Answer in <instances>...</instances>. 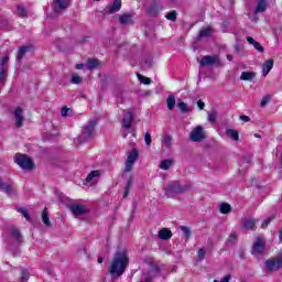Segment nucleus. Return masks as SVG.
<instances>
[{"label":"nucleus","mask_w":282,"mask_h":282,"mask_svg":"<svg viewBox=\"0 0 282 282\" xmlns=\"http://www.w3.org/2000/svg\"><path fill=\"white\" fill-rule=\"evenodd\" d=\"M128 265L129 257L127 256V251H117L110 263L109 273L111 276H122Z\"/></svg>","instance_id":"f257e3e1"},{"label":"nucleus","mask_w":282,"mask_h":282,"mask_svg":"<svg viewBox=\"0 0 282 282\" xmlns=\"http://www.w3.org/2000/svg\"><path fill=\"white\" fill-rule=\"evenodd\" d=\"M229 243H235L237 241V234H231L228 238Z\"/></svg>","instance_id":"603ef678"},{"label":"nucleus","mask_w":282,"mask_h":282,"mask_svg":"<svg viewBox=\"0 0 282 282\" xmlns=\"http://www.w3.org/2000/svg\"><path fill=\"white\" fill-rule=\"evenodd\" d=\"M21 279L23 282L28 281V279H30V272L28 270L23 269L21 272Z\"/></svg>","instance_id":"c03bdc74"},{"label":"nucleus","mask_w":282,"mask_h":282,"mask_svg":"<svg viewBox=\"0 0 282 282\" xmlns=\"http://www.w3.org/2000/svg\"><path fill=\"white\" fill-rule=\"evenodd\" d=\"M256 226H257L256 219L245 218L242 220V228H245V230H254Z\"/></svg>","instance_id":"f3484780"},{"label":"nucleus","mask_w":282,"mask_h":282,"mask_svg":"<svg viewBox=\"0 0 282 282\" xmlns=\"http://www.w3.org/2000/svg\"><path fill=\"white\" fill-rule=\"evenodd\" d=\"M159 274H160V267L155 265V264H151L150 269H149V272L144 273L143 281H141V282H151Z\"/></svg>","instance_id":"6e6552de"},{"label":"nucleus","mask_w":282,"mask_h":282,"mask_svg":"<svg viewBox=\"0 0 282 282\" xmlns=\"http://www.w3.org/2000/svg\"><path fill=\"white\" fill-rule=\"evenodd\" d=\"M69 6H72L70 0H53V3H52L53 10L57 14H61V12H65V10L69 8Z\"/></svg>","instance_id":"0eeeda50"},{"label":"nucleus","mask_w":282,"mask_h":282,"mask_svg":"<svg viewBox=\"0 0 282 282\" xmlns=\"http://www.w3.org/2000/svg\"><path fill=\"white\" fill-rule=\"evenodd\" d=\"M279 238L282 241V230L280 231Z\"/></svg>","instance_id":"bf43d9fd"},{"label":"nucleus","mask_w":282,"mask_h":282,"mask_svg":"<svg viewBox=\"0 0 282 282\" xmlns=\"http://www.w3.org/2000/svg\"><path fill=\"white\" fill-rule=\"evenodd\" d=\"M263 250H265V241L263 238H256L252 247V254H263Z\"/></svg>","instance_id":"1a4fd4ad"},{"label":"nucleus","mask_w":282,"mask_h":282,"mask_svg":"<svg viewBox=\"0 0 282 282\" xmlns=\"http://www.w3.org/2000/svg\"><path fill=\"white\" fill-rule=\"evenodd\" d=\"M197 107L200 108V109H204V107H206V104H204V101H202V100H198L197 101Z\"/></svg>","instance_id":"6e6d98bb"},{"label":"nucleus","mask_w":282,"mask_h":282,"mask_svg":"<svg viewBox=\"0 0 282 282\" xmlns=\"http://www.w3.org/2000/svg\"><path fill=\"white\" fill-rule=\"evenodd\" d=\"M95 1H99V0H95Z\"/></svg>","instance_id":"0e129e2a"},{"label":"nucleus","mask_w":282,"mask_h":282,"mask_svg":"<svg viewBox=\"0 0 282 282\" xmlns=\"http://www.w3.org/2000/svg\"><path fill=\"white\" fill-rule=\"evenodd\" d=\"M272 219H274V216L267 218V219L262 223L261 228H268V226H270V221H272Z\"/></svg>","instance_id":"8fccbe9b"},{"label":"nucleus","mask_w":282,"mask_h":282,"mask_svg":"<svg viewBox=\"0 0 282 282\" xmlns=\"http://www.w3.org/2000/svg\"><path fill=\"white\" fill-rule=\"evenodd\" d=\"M96 129V120H90L83 129L82 134L78 137L79 142H86L94 135Z\"/></svg>","instance_id":"7ed1b4c3"},{"label":"nucleus","mask_w":282,"mask_h":282,"mask_svg":"<svg viewBox=\"0 0 282 282\" xmlns=\"http://www.w3.org/2000/svg\"><path fill=\"white\" fill-rule=\"evenodd\" d=\"M101 174H102V172H100V170H95V171L90 172L88 174V176L86 177V184H91V182H94V180H96V177H100Z\"/></svg>","instance_id":"b1692460"},{"label":"nucleus","mask_w":282,"mask_h":282,"mask_svg":"<svg viewBox=\"0 0 282 282\" xmlns=\"http://www.w3.org/2000/svg\"><path fill=\"white\" fill-rule=\"evenodd\" d=\"M13 116L15 119V127H23V122H25V117L23 116V109L21 107L15 108L13 111Z\"/></svg>","instance_id":"ddd939ff"},{"label":"nucleus","mask_w":282,"mask_h":282,"mask_svg":"<svg viewBox=\"0 0 282 282\" xmlns=\"http://www.w3.org/2000/svg\"><path fill=\"white\" fill-rule=\"evenodd\" d=\"M257 6L254 8V14H261L268 10V2L265 0H256Z\"/></svg>","instance_id":"2eb2a0df"},{"label":"nucleus","mask_w":282,"mask_h":282,"mask_svg":"<svg viewBox=\"0 0 282 282\" xmlns=\"http://www.w3.org/2000/svg\"><path fill=\"white\" fill-rule=\"evenodd\" d=\"M184 188L182 187V185H180V183H173V184H169L166 187V193H183Z\"/></svg>","instance_id":"6ab92c4d"},{"label":"nucleus","mask_w":282,"mask_h":282,"mask_svg":"<svg viewBox=\"0 0 282 282\" xmlns=\"http://www.w3.org/2000/svg\"><path fill=\"white\" fill-rule=\"evenodd\" d=\"M139 156L140 154L138 152V149L134 148L130 151L126 160V173H131V169H133V165L135 164V162H138Z\"/></svg>","instance_id":"20e7f679"},{"label":"nucleus","mask_w":282,"mask_h":282,"mask_svg":"<svg viewBox=\"0 0 282 282\" xmlns=\"http://www.w3.org/2000/svg\"><path fill=\"white\" fill-rule=\"evenodd\" d=\"M217 120V112L215 110L208 112V122H215Z\"/></svg>","instance_id":"79ce46f5"},{"label":"nucleus","mask_w":282,"mask_h":282,"mask_svg":"<svg viewBox=\"0 0 282 282\" xmlns=\"http://www.w3.org/2000/svg\"><path fill=\"white\" fill-rule=\"evenodd\" d=\"M131 186H133V176H130L128 182H127V186H126V191H124L123 197H128L129 196V192L131 191Z\"/></svg>","instance_id":"72a5a7b5"},{"label":"nucleus","mask_w":282,"mask_h":282,"mask_svg":"<svg viewBox=\"0 0 282 282\" xmlns=\"http://www.w3.org/2000/svg\"><path fill=\"white\" fill-rule=\"evenodd\" d=\"M137 76L140 83H142L143 85H151V78L144 77L141 74H138Z\"/></svg>","instance_id":"58836bf2"},{"label":"nucleus","mask_w":282,"mask_h":282,"mask_svg":"<svg viewBox=\"0 0 282 282\" xmlns=\"http://www.w3.org/2000/svg\"><path fill=\"white\" fill-rule=\"evenodd\" d=\"M8 61H10V57L8 55L3 56L0 61V67H6V65H8Z\"/></svg>","instance_id":"de8ad7c7"},{"label":"nucleus","mask_w":282,"mask_h":282,"mask_svg":"<svg viewBox=\"0 0 282 282\" xmlns=\"http://www.w3.org/2000/svg\"><path fill=\"white\" fill-rule=\"evenodd\" d=\"M178 109L182 111V113H188V111H191V108L184 101L178 102Z\"/></svg>","instance_id":"c9c22d12"},{"label":"nucleus","mask_w":282,"mask_h":282,"mask_svg":"<svg viewBox=\"0 0 282 282\" xmlns=\"http://www.w3.org/2000/svg\"><path fill=\"white\" fill-rule=\"evenodd\" d=\"M227 61H232V55H227Z\"/></svg>","instance_id":"13d9d810"},{"label":"nucleus","mask_w":282,"mask_h":282,"mask_svg":"<svg viewBox=\"0 0 282 282\" xmlns=\"http://www.w3.org/2000/svg\"><path fill=\"white\" fill-rule=\"evenodd\" d=\"M219 210L223 215H228L232 210V207L228 203H223L219 206Z\"/></svg>","instance_id":"7c9ffc66"},{"label":"nucleus","mask_w":282,"mask_h":282,"mask_svg":"<svg viewBox=\"0 0 282 282\" xmlns=\"http://www.w3.org/2000/svg\"><path fill=\"white\" fill-rule=\"evenodd\" d=\"M166 19H167V21H176L177 13L175 11H172V12L167 13Z\"/></svg>","instance_id":"37998d69"},{"label":"nucleus","mask_w":282,"mask_h":282,"mask_svg":"<svg viewBox=\"0 0 282 282\" xmlns=\"http://www.w3.org/2000/svg\"><path fill=\"white\" fill-rule=\"evenodd\" d=\"M254 138H261V134L256 133Z\"/></svg>","instance_id":"680f3d73"},{"label":"nucleus","mask_w":282,"mask_h":282,"mask_svg":"<svg viewBox=\"0 0 282 282\" xmlns=\"http://www.w3.org/2000/svg\"><path fill=\"white\" fill-rule=\"evenodd\" d=\"M272 67H274V59H268L262 65V74L265 78L272 72Z\"/></svg>","instance_id":"dca6fc26"},{"label":"nucleus","mask_w":282,"mask_h":282,"mask_svg":"<svg viewBox=\"0 0 282 282\" xmlns=\"http://www.w3.org/2000/svg\"><path fill=\"white\" fill-rule=\"evenodd\" d=\"M247 42L249 45H252L254 47V50H257V52L262 53L263 52V46H261V44L259 42H257L254 39L247 36Z\"/></svg>","instance_id":"5701e85b"},{"label":"nucleus","mask_w":282,"mask_h":282,"mask_svg":"<svg viewBox=\"0 0 282 282\" xmlns=\"http://www.w3.org/2000/svg\"><path fill=\"white\" fill-rule=\"evenodd\" d=\"M162 144H163V147H165V149L167 151H171V149L173 147V137H171L170 134H164L163 140H162Z\"/></svg>","instance_id":"412c9836"},{"label":"nucleus","mask_w":282,"mask_h":282,"mask_svg":"<svg viewBox=\"0 0 282 282\" xmlns=\"http://www.w3.org/2000/svg\"><path fill=\"white\" fill-rule=\"evenodd\" d=\"M85 64H76L75 69H84Z\"/></svg>","instance_id":"4d7b16f0"},{"label":"nucleus","mask_w":282,"mask_h":282,"mask_svg":"<svg viewBox=\"0 0 282 282\" xmlns=\"http://www.w3.org/2000/svg\"><path fill=\"white\" fill-rule=\"evenodd\" d=\"M11 235L12 237H14V239H17L19 241V239L21 238V232H19L18 229H11Z\"/></svg>","instance_id":"09e8293b"},{"label":"nucleus","mask_w":282,"mask_h":282,"mask_svg":"<svg viewBox=\"0 0 282 282\" xmlns=\"http://www.w3.org/2000/svg\"><path fill=\"white\" fill-rule=\"evenodd\" d=\"M123 138H127V134H124Z\"/></svg>","instance_id":"e2e57ef3"},{"label":"nucleus","mask_w":282,"mask_h":282,"mask_svg":"<svg viewBox=\"0 0 282 282\" xmlns=\"http://www.w3.org/2000/svg\"><path fill=\"white\" fill-rule=\"evenodd\" d=\"M8 75L6 74V67H0V85H3L6 83V77Z\"/></svg>","instance_id":"a19ab883"},{"label":"nucleus","mask_w":282,"mask_h":282,"mask_svg":"<svg viewBox=\"0 0 282 282\" xmlns=\"http://www.w3.org/2000/svg\"><path fill=\"white\" fill-rule=\"evenodd\" d=\"M282 268V254L274 259H269L265 261V270L267 272H274Z\"/></svg>","instance_id":"423d86ee"},{"label":"nucleus","mask_w":282,"mask_h":282,"mask_svg":"<svg viewBox=\"0 0 282 282\" xmlns=\"http://www.w3.org/2000/svg\"><path fill=\"white\" fill-rule=\"evenodd\" d=\"M189 139L192 142H203L206 140V132H204V127L197 126L189 133Z\"/></svg>","instance_id":"39448f33"},{"label":"nucleus","mask_w":282,"mask_h":282,"mask_svg":"<svg viewBox=\"0 0 282 282\" xmlns=\"http://www.w3.org/2000/svg\"><path fill=\"white\" fill-rule=\"evenodd\" d=\"M86 69L91 72V69H96L98 67V59H88L85 64Z\"/></svg>","instance_id":"c756f323"},{"label":"nucleus","mask_w":282,"mask_h":282,"mask_svg":"<svg viewBox=\"0 0 282 282\" xmlns=\"http://www.w3.org/2000/svg\"><path fill=\"white\" fill-rule=\"evenodd\" d=\"M119 22L121 25H131V23H133V18H131V14L124 13L119 17Z\"/></svg>","instance_id":"4be33fe9"},{"label":"nucleus","mask_w":282,"mask_h":282,"mask_svg":"<svg viewBox=\"0 0 282 282\" xmlns=\"http://www.w3.org/2000/svg\"><path fill=\"white\" fill-rule=\"evenodd\" d=\"M208 36H213V28L207 26L205 29H202L199 34H198V40L199 39H208Z\"/></svg>","instance_id":"393cba45"},{"label":"nucleus","mask_w":282,"mask_h":282,"mask_svg":"<svg viewBox=\"0 0 282 282\" xmlns=\"http://www.w3.org/2000/svg\"><path fill=\"white\" fill-rule=\"evenodd\" d=\"M42 221L45 226H52V223L50 221V216L47 214V208H45L43 212H42Z\"/></svg>","instance_id":"473e14b6"},{"label":"nucleus","mask_w":282,"mask_h":282,"mask_svg":"<svg viewBox=\"0 0 282 282\" xmlns=\"http://www.w3.org/2000/svg\"><path fill=\"white\" fill-rule=\"evenodd\" d=\"M14 162L22 169L23 171H32L34 169V162L30 156L25 154L18 153L14 155Z\"/></svg>","instance_id":"f03ea898"},{"label":"nucleus","mask_w":282,"mask_h":282,"mask_svg":"<svg viewBox=\"0 0 282 282\" xmlns=\"http://www.w3.org/2000/svg\"><path fill=\"white\" fill-rule=\"evenodd\" d=\"M206 257V249L198 250V259H204Z\"/></svg>","instance_id":"3c124183"},{"label":"nucleus","mask_w":282,"mask_h":282,"mask_svg":"<svg viewBox=\"0 0 282 282\" xmlns=\"http://www.w3.org/2000/svg\"><path fill=\"white\" fill-rule=\"evenodd\" d=\"M19 17L25 18L28 17V10L21 6L17 8Z\"/></svg>","instance_id":"ea45409f"},{"label":"nucleus","mask_w":282,"mask_h":282,"mask_svg":"<svg viewBox=\"0 0 282 282\" xmlns=\"http://www.w3.org/2000/svg\"><path fill=\"white\" fill-rule=\"evenodd\" d=\"M173 237V232L169 228H163L159 231V239L163 241H169Z\"/></svg>","instance_id":"aec40b11"},{"label":"nucleus","mask_w":282,"mask_h":282,"mask_svg":"<svg viewBox=\"0 0 282 282\" xmlns=\"http://www.w3.org/2000/svg\"><path fill=\"white\" fill-rule=\"evenodd\" d=\"M122 122L124 129H131V124L133 123V112L130 110L124 111Z\"/></svg>","instance_id":"4468645a"},{"label":"nucleus","mask_w":282,"mask_h":282,"mask_svg":"<svg viewBox=\"0 0 282 282\" xmlns=\"http://www.w3.org/2000/svg\"><path fill=\"white\" fill-rule=\"evenodd\" d=\"M69 210L73 213L75 217H79V215H86L87 207L83 204H73L69 205Z\"/></svg>","instance_id":"9b49d317"},{"label":"nucleus","mask_w":282,"mask_h":282,"mask_svg":"<svg viewBox=\"0 0 282 282\" xmlns=\"http://www.w3.org/2000/svg\"><path fill=\"white\" fill-rule=\"evenodd\" d=\"M173 164H175V160L165 159L160 162L159 169H161V171H169V169H171V166H173Z\"/></svg>","instance_id":"a211bd4d"},{"label":"nucleus","mask_w":282,"mask_h":282,"mask_svg":"<svg viewBox=\"0 0 282 282\" xmlns=\"http://www.w3.org/2000/svg\"><path fill=\"white\" fill-rule=\"evenodd\" d=\"M28 46H22L20 47L19 52H18V61H23V56H25V54H28Z\"/></svg>","instance_id":"f704fd0d"},{"label":"nucleus","mask_w":282,"mask_h":282,"mask_svg":"<svg viewBox=\"0 0 282 282\" xmlns=\"http://www.w3.org/2000/svg\"><path fill=\"white\" fill-rule=\"evenodd\" d=\"M144 141H145L147 147H151V142H153V139H151V133L147 132L144 134Z\"/></svg>","instance_id":"a18cd8bd"},{"label":"nucleus","mask_w":282,"mask_h":282,"mask_svg":"<svg viewBox=\"0 0 282 282\" xmlns=\"http://www.w3.org/2000/svg\"><path fill=\"white\" fill-rule=\"evenodd\" d=\"M256 74L252 72H242L240 75V80H254Z\"/></svg>","instance_id":"bb28decb"},{"label":"nucleus","mask_w":282,"mask_h":282,"mask_svg":"<svg viewBox=\"0 0 282 282\" xmlns=\"http://www.w3.org/2000/svg\"><path fill=\"white\" fill-rule=\"evenodd\" d=\"M220 64V59H219V55H206L200 59V65L202 67H206L208 65H219Z\"/></svg>","instance_id":"9d476101"},{"label":"nucleus","mask_w":282,"mask_h":282,"mask_svg":"<svg viewBox=\"0 0 282 282\" xmlns=\"http://www.w3.org/2000/svg\"><path fill=\"white\" fill-rule=\"evenodd\" d=\"M122 8V0H113L112 4L108 6L105 14H116V12H120Z\"/></svg>","instance_id":"f8f14e48"},{"label":"nucleus","mask_w":282,"mask_h":282,"mask_svg":"<svg viewBox=\"0 0 282 282\" xmlns=\"http://www.w3.org/2000/svg\"><path fill=\"white\" fill-rule=\"evenodd\" d=\"M166 105H167V109H170V111H173V109H175V95L167 96Z\"/></svg>","instance_id":"cd10ccee"},{"label":"nucleus","mask_w":282,"mask_h":282,"mask_svg":"<svg viewBox=\"0 0 282 282\" xmlns=\"http://www.w3.org/2000/svg\"><path fill=\"white\" fill-rule=\"evenodd\" d=\"M270 99H271L270 95L264 96L260 102V107H265V105L270 102Z\"/></svg>","instance_id":"49530a36"},{"label":"nucleus","mask_w":282,"mask_h":282,"mask_svg":"<svg viewBox=\"0 0 282 282\" xmlns=\"http://www.w3.org/2000/svg\"><path fill=\"white\" fill-rule=\"evenodd\" d=\"M227 135L235 142H239V132L235 129H227Z\"/></svg>","instance_id":"a878e982"},{"label":"nucleus","mask_w":282,"mask_h":282,"mask_svg":"<svg viewBox=\"0 0 282 282\" xmlns=\"http://www.w3.org/2000/svg\"><path fill=\"white\" fill-rule=\"evenodd\" d=\"M240 120H242V122H250V117L242 115L240 116Z\"/></svg>","instance_id":"864d4df0"},{"label":"nucleus","mask_w":282,"mask_h":282,"mask_svg":"<svg viewBox=\"0 0 282 282\" xmlns=\"http://www.w3.org/2000/svg\"><path fill=\"white\" fill-rule=\"evenodd\" d=\"M98 263H102V258H98Z\"/></svg>","instance_id":"052dcab7"},{"label":"nucleus","mask_w":282,"mask_h":282,"mask_svg":"<svg viewBox=\"0 0 282 282\" xmlns=\"http://www.w3.org/2000/svg\"><path fill=\"white\" fill-rule=\"evenodd\" d=\"M181 230L186 240L191 239V229L186 226H181Z\"/></svg>","instance_id":"4c0bfd02"},{"label":"nucleus","mask_w":282,"mask_h":282,"mask_svg":"<svg viewBox=\"0 0 282 282\" xmlns=\"http://www.w3.org/2000/svg\"><path fill=\"white\" fill-rule=\"evenodd\" d=\"M70 83H73V85H80V83H83V77L74 73L70 75Z\"/></svg>","instance_id":"2f4dec72"},{"label":"nucleus","mask_w":282,"mask_h":282,"mask_svg":"<svg viewBox=\"0 0 282 282\" xmlns=\"http://www.w3.org/2000/svg\"><path fill=\"white\" fill-rule=\"evenodd\" d=\"M0 191L7 193L8 195H12V185L3 183L0 178Z\"/></svg>","instance_id":"c85d7f7f"},{"label":"nucleus","mask_w":282,"mask_h":282,"mask_svg":"<svg viewBox=\"0 0 282 282\" xmlns=\"http://www.w3.org/2000/svg\"><path fill=\"white\" fill-rule=\"evenodd\" d=\"M18 213H21L26 221H30V213L25 209V207H18Z\"/></svg>","instance_id":"e433bc0d"},{"label":"nucleus","mask_w":282,"mask_h":282,"mask_svg":"<svg viewBox=\"0 0 282 282\" xmlns=\"http://www.w3.org/2000/svg\"><path fill=\"white\" fill-rule=\"evenodd\" d=\"M68 112H69V110H68L67 107H63V108H62V116H63V117L67 116Z\"/></svg>","instance_id":"5fc2aeb1"}]
</instances>
